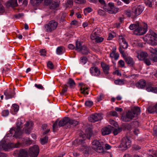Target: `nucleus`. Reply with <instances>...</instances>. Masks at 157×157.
I'll list each match as a JSON object with an SVG mask.
<instances>
[{
    "label": "nucleus",
    "mask_w": 157,
    "mask_h": 157,
    "mask_svg": "<svg viewBox=\"0 0 157 157\" xmlns=\"http://www.w3.org/2000/svg\"><path fill=\"white\" fill-rule=\"evenodd\" d=\"M146 90L148 92H152L155 93L157 92V89L156 87L149 86L147 88Z\"/></svg>",
    "instance_id": "obj_35"
},
{
    "label": "nucleus",
    "mask_w": 157,
    "mask_h": 157,
    "mask_svg": "<svg viewBox=\"0 0 157 157\" xmlns=\"http://www.w3.org/2000/svg\"><path fill=\"white\" fill-rule=\"evenodd\" d=\"M18 142H17V143ZM19 143H20V142H19ZM32 141L31 140H29V139L25 141V144L24 143H21L22 145V146H21V147L25 145H26L27 146L29 145L30 144H32Z\"/></svg>",
    "instance_id": "obj_40"
},
{
    "label": "nucleus",
    "mask_w": 157,
    "mask_h": 157,
    "mask_svg": "<svg viewBox=\"0 0 157 157\" xmlns=\"http://www.w3.org/2000/svg\"><path fill=\"white\" fill-rule=\"evenodd\" d=\"M90 71L92 76H98L101 74L99 69L96 67L93 66L91 67L90 69Z\"/></svg>",
    "instance_id": "obj_17"
},
{
    "label": "nucleus",
    "mask_w": 157,
    "mask_h": 157,
    "mask_svg": "<svg viewBox=\"0 0 157 157\" xmlns=\"http://www.w3.org/2000/svg\"><path fill=\"white\" fill-rule=\"evenodd\" d=\"M144 60V63L147 65L149 66L151 64L150 60L149 59L145 58Z\"/></svg>",
    "instance_id": "obj_49"
},
{
    "label": "nucleus",
    "mask_w": 157,
    "mask_h": 157,
    "mask_svg": "<svg viewBox=\"0 0 157 157\" xmlns=\"http://www.w3.org/2000/svg\"><path fill=\"white\" fill-rule=\"evenodd\" d=\"M48 137L47 136L40 139L41 143L42 145H44L48 142Z\"/></svg>",
    "instance_id": "obj_38"
},
{
    "label": "nucleus",
    "mask_w": 157,
    "mask_h": 157,
    "mask_svg": "<svg viewBox=\"0 0 157 157\" xmlns=\"http://www.w3.org/2000/svg\"><path fill=\"white\" fill-rule=\"evenodd\" d=\"M144 10V7L141 5H136L132 8L134 16L136 17L140 15L143 11Z\"/></svg>",
    "instance_id": "obj_12"
},
{
    "label": "nucleus",
    "mask_w": 157,
    "mask_h": 157,
    "mask_svg": "<svg viewBox=\"0 0 157 157\" xmlns=\"http://www.w3.org/2000/svg\"><path fill=\"white\" fill-rule=\"evenodd\" d=\"M122 131V128H121L118 127L117 128H114L113 131V133L115 136L117 135L119 133Z\"/></svg>",
    "instance_id": "obj_37"
},
{
    "label": "nucleus",
    "mask_w": 157,
    "mask_h": 157,
    "mask_svg": "<svg viewBox=\"0 0 157 157\" xmlns=\"http://www.w3.org/2000/svg\"><path fill=\"white\" fill-rule=\"evenodd\" d=\"M148 55L146 52L141 51L137 53V57L140 60H144L148 56Z\"/></svg>",
    "instance_id": "obj_20"
},
{
    "label": "nucleus",
    "mask_w": 157,
    "mask_h": 157,
    "mask_svg": "<svg viewBox=\"0 0 157 157\" xmlns=\"http://www.w3.org/2000/svg\"><path fill=\"white\" fill-rule=\"evenodd\" d=\"M58 123V120H56V122L53 124L52 125V127L53 129L57 127Z\"/></svg>",
    "instance_id": "obj_62"
},
{
    "label": "nucleus",
    "mask_w": 157,
    "mask_h": 157,
    "mask_svg": "<svg viewBox=\"0 0 157 157\" xmlns=\"http://www.w3.org/2000/svg\"><path fill=\"white\" fill-rule=\"evenodd\" d=\"M102 119L101 114L100 113H96L91 115L88 117V120L91 122H94Z\"/></svg>",
    "instance_id": "obj_15"
},
{
    "label": "nucleus",
    "mask_w": 157,
    "mask_h": 157,
    "mask_svg": "<svg viewBox=\"0 0 157 157\" xmlns=\"http://www.w3.org/2000/svg\"><path fill=\"white\" fill-rule=\"evenodd\" d=\"M92 11V9L90 7H87L85 8L84 10V13L85 14L91 12Z\"/></svg>",
    "instance_id": "obj_44"
},
{
    "label": "nucleus",
    "mask_w": 157,
    "mask_h": 157,
    "mask_svg": "<svg viewBox=\"0 0 157 157\" xmlns=\"http://www.w3.org/2000/svg\"><path fill=\"white\" fill-rule=\"evenodd\" d=\"M86 135H83V138H82L80 137V138L76 140L75 141L78 145H81L82 146L80 148L81 150L85 156H88L90 153L91 148L85 144V141L86 138L88 139H90L93 135V133L90 128H88L86 131Z\"/></svg>",
    "instance_id": "obj_1"
},
{
    "label": "nucleus",
    "mask_w": 157,
    "mask_h": 157,
    "mask_svg": "<svg viewBox=\"0 0 157 157\" xmlns=\"http://www.w3.org/2000/svg\"><path fill=\"white\" fill-rule=\"evenodd\" d=\"M19 109H12L10 112L12 114L15 115L18 112Z\"/></svg>",
    "instance_id": "obj_50"
},
{
    "label": "nucleus",
    "mask_w": 157,
    "mask_h": 157,
    "mask_svg": "<svg viewBox=\"0 0 157 157\" xmlns=\"http://www.w3.org/2000/svg\"><path fill=\"white\" fill-rule=\"evenodd\" d=\"M13 155L15 157H28V151L26 149L16 150L14 151Z\"/></svg>",
    "instance_id": "obj_11"
},
{
    "label": "nucleus",
    "mask_w": 157,
    "mask_h": 157,
    "mask_svg": "<svg viewBox=\"0 0 157 157\" xmlns=\"http://www.w3.org/2000/svg\"><path fill=\"white\" fill-rule=\"evenodd\" d=\"M125 14L128 17H131L132 18H135L132 10L131 11L130 10H127L125 11Z\"/></svg>",
    "instance_id": "obj_31"
},
{
    "label": "nucleus",
    "mask_w": 157,
    "mask_h": 157,
    "mask_svg": "<svg viewBox=\"0 0 157 157\" xmlns=\"http://www.w3.org/2000/svg\"><path fill=\"white\" fill-rule=\"evenodd\" d=\"M109 7L107 9L108 12L110 13H116L119 11L118 8L115 7L114 3L112 2H109L108 3Z\"/></svg>",
    "instance_id": "obj_16"
},
{
    "label": "nucleus",
    "mask_w": 157,
    "mask_h": 157,
    "mask_svg": "<svg viewBox=\"0 0 157 157\" xmlns=\"http://www.w3.org/2000/svg\"><path fill=\"white\" fill-rule=\"evenodd\" d=\"M157 35L152 30H150L148 33L143 37L144 41L152 46L157 44Z\"/></svg>",
    "instance_id": "obj_5"
},
{
    "label": "nucleus",
    "mask_w": 157,
    "mask_h": 157,
    "mask_svg": "<svg viewBox=\"0 0 157 157\" xmlns=\"http://www.w3.org/2000/svg\"><path fill=\"white\" fill-rule=\"evenodd\" d=\"M93 102L91 101H86L85 104L87 107H91L93 105Z\"/></svg>",
    "instance_id": "obj_43"
},
{
    "label": "nucleus",
    "mask_w": 157,
    "mask_h": 157,
    "mask_svg": "<svg viewBox=\"0 0 157 157\" xmlns=\"http://www.w3.org/2000/svg\"><path fill=\"white\" fill-rule=\"evenodd\" d=\"M131 141L130 138L127 137H124L122 140L120 147L122 150H125L131 147Z\"/></svg>",
    "instance_id": "obj_8"
},
{
    "label": "nucleus",
    "mask_w": 157,
    "mask_h": 157,
    "mask_svg": "<svg viewBox=\"0 0 157 157\" xmlns=\"http://www.w3.org/2000/svg\"><path fill=\"white\" fill-rule=\"evenodd\" d=\"M79 85L81 86L80 88L81 93L84 94L85 95L88 94V92L87 91L88 88V87H86L83 85L82 83H79Z\"/></svg>",
    "instance_id": "obj_27"
},
{
    "label": "nucleus",
    "mask_w": 157,
    "mask_h": 157,
    "mask_svg": "<svg viewBox=\"0 0 157 157\" xmlns=\"http://www.w3.org/2000/svg\"><path fill=\"white\" fill-rule=\"evenodd\" d=\"M78 122L76 120H73L68 117H64L60 120L58 123L59 127L65 126L67 128H69L71 126H75L78 124Z\"/></svg>",
    "instance_id": "obj_6"
},
{
    "label": "nucleus",
    "mask_w": 157,
    "mask_h": 157,
    "mask_svg": "<svg viewBox=\"0 0 157 157\" xmlns=\"http://www.w3.org/2000/svg\"><path fill=\"white\" fill-rule=\"evenodd\" d=\"M63 48L64 47L62 46L58 47L56 49V54L59 55L62 54Z\"/></svg>",
    "instance_id": "obj_34"
},
{
    "label": "nucleus",
    "mask_w": 157,
    "mask_h": 157,
    "mask_svg": "<svg viewBox=\"0 0 157 157\" xmlns=\"http://www.w3.org/2000/svg\"><path fill=\"white\" fill-rule=\"evenodd\" d=\"M101 32V29L100 28H97L95 29L90 36L91 39H94V36H99Z\"/></svg>",
    "instance_id": "obj_22"
},
{
    "label": "nucleus",
    "mask_w": 157,
    "mask_h": 157,
    "mask_svg": "<svg viewBox=\"0 0 157 157\" xmlns=\"http://www.w3.org/2000/svg\"><path fill=\"white\" fill-rule=\"evenodd\" d=\"M104 96L103 94H101L99 96L97 97V101L99 102L101 101L103 98Z\"/></svg>",
    "instance_id": "obj_56"
},
{
    "label": "nucleus",
    "mask_w": 157,
    "mask_h": 157,
    "mask_svg": "<svg viewBox=\"0 0 157 157\" xmlns=\"http://www.w3.org/2000/svg\"><path fill=\"white\" fill-rule=\"evenodd\" d=\"M75 2L77 3L84 4L86 2V0H75Z\"/></svg>",
    "instance_id": "obj_48"
},
{
    "label": "nucleus",
    "mask_w": 157,
    "mask_h": 157,
    "mask_svg": "<svg viewBox=\"0 0 157 157\" xmlns=\"http://www.w3.org/2000/svg\"><path fill=\"white\" fill-rule=\"evenodd\" d=\"M81 43L78 41L76 42V50L79 51L81 50L82 47Z\"/></svg>",
    "instance_id": "obj_33"
},
{
    "label": "nucleus",
    "mask_w": 157,
    "mask_h": 157,
    "mask_svg": "<svg viewBox=\"0 0 157 157\" xmlns=\"http://www.w3.org/2000/svg\"><path fill=\"white\" fill-rule=\"evenodd\" d=\"M150 52L152 54L151 60L154 62H157V50L156 48L150 47L149 48Z\"/></svg>",
    "instance_id": "obj_19"
},
{
    "label": "nucleus",
    "mask_w": 157,
    "mask_h": 157,
    "mask_svg": "<svg viewBox=\"0 0 157 157\" xmlns=\"http://www.w3.org/2000/svg\"><path fill=\"white\" fill-rule=\"evenodd\" d=\"M124 58L126 62L130 66H132L134 64V61L132 58L130 56H124Z\"/></svg>",
    "instance_id": "obj_28"
},
{
    "label": "nucleus",
    "mask_w": 157,
    "mask_h": 157,
    "mask_svg": "<svg viewBox=\"0 0 157 157\" xmlns=\"http://www.w3.org/2000/svg\"><path fill=\"white\" fill-rule=\"evenodd\" d=\"M67 84L69 85L71 88L73 87L75 85V83L74 80L71 78L68 79Z\"/></svg>",
    "instance_id": "obj_36"
},
{
    "label": "nucleus",
    "mask_w": 157,
    "mask_h": 157,
    "mask_svg": "<svg viewBox=\"0 0 157 157\" xmlns=\"http://www.w3.org/2000/svg\"><path fill=\"white\" fill-rule=\"evenodd\" d=\"M140 109H131L126 110L125 114H123L121 119L123 121L129 122L134 118H136L141 112Z\"/></svg>",
    "instance_id": "obj_3"
},
{
    "label": "nucleus",
    "mask_w": 157,
    "mask_h": 157,
    "mask_svg": "<svg viewBox=\"0 0 157 157\" xmlns=\"http://www.w3.org/2000/svg\"><path fill=\"white\" fill-rule=\"evenodd\" d=\"M25 121V119L23 117L17 119L16 123V128L13 127L9 131L11 136L14 133L13 136L16 138H20L21 137L23 133V132L21 130L22 127V125Z\"/></svg>",
    "instance_id": "obj_2"
},
{
    "label": "nucleus",
    "mask_w": 157,
    "mask_h": 157,
    "mask_svg": "<svg viewBox=\"0 0 157 157\" xmlns=\"http://www.w3.org/2000/svg\"><path fill=\"white\" fill-rule=\"evenodd\" d=\"M92 147L94 150L97 152L101 153L103 152L104 148L102 144L98 140H94L92 142Z\"/></svg>",
    "instance_id": "obj_9"
},
{
    "label": "nucleus",
    "mask_w": 157,
    "mask_h": 157,
    "mask_svg": "<svg viewBox=\"0 0 157 157\" xmlns=\"http://www.w3.org/2000/svg\"><path fill=\"white\" fill-rule=\"evenodd\" d=\"M67 91V87L66 86H64L62 89V92L60 93V94L62 95H64Z\"/></svg>",
    "instance_id": "obj_55"
},
{
    "label": "nucleus",
    "mask_w": 157,
    "mask_h": 157,
    "mask_svg": "<svg viewBox=\"0 0 157 157\" xmlns=\"http://www.w3.org/2000/svg\"><path fill=\"white\" fill-rule=\"evenodd\" d=\"M98 14L100 16H103L105 14V12L101 9H99L98 11Z\"/></svg>",
    "instance_id": "obj_51"
},
{
    "label": "nucleus",
    "mask_w": 157,
    "mask_h": 157,
    "mask_svg": "<svg viewBox=\"0 0 157 157\" xmlns=\"http://www.w3.org/2000/svg\"><path fill=\"white\" fill-rule=\"evenodd\" d=\"M68 48L71 49H73L75 48L74 46L72 44H70L68 45Z\"/></svg>",
    "instance_id": "obj_64"
},
{
    "label": "nucleus",
    "mask_w": 157,
    "mask_h": 157,
    "mask_svg": "<svg viewBox=\"0 0 157 157\" xmlns=\"http://www.w3.org/2000/svg\"><path fill=\"white\" fill-rule=\"evenodd\" d=\"M119 41L121 47L122 46L124 49H126L128 48V44L126 41L125 39L122 36H119Z\"/></svg>",
    "instance_id": "obj_21"
},
{
    "label": "nucleus",
    "mask_w": 157,
    "mask_h": 157,
    "mask_svg": "<svg viewBox=\"0 0 157 157\" xmlns=\"http://www.w3.org/2000/svg\"><path fill=\"white\" fill-rule=\"evenodd\" d=\"M155 109H147V113H153L155 111Z\"/></svg>",
    "instance_id": "obj_53"
},
{
    "label": "nucleus",
    "mask_w": 157,
    "mask_h": 157,
    "mask_svg": "<svg viewBox=\"0 0 157 157\" xmlns=\"http://www.w3.org/2000/svg\"><path fill=\"white\" fill-rule=\"evenodd\" d=\"M147 25L146 24H144V27L143 28L141 25L138 24L136 29L134 31V33L137 35H142L144 34L147 31Z\"/></svg>",
    "instance_id": "obj_10"
},
{
    "label": "nucleus",
    "mask_w": 157,
    "mask_h": 157,
    "mask_svg": "<svg viewBox=\"0 0 157 157\" xmlns=\"http://www.w3.org/2000/svg\"><path fill=\"white\" fill-rule=\"evenodd\" d=\"M113 37V36L112 34L109 33V36L107 40H112Z\"/></svg>",
    "instance_id": "obj_63"
},
{
    "label": "nucleus",
    "mask_w": 157,
    "mask_h": 157,
    "mask_svg": "<svg viewBox=\"0 0 157 157\" xmlns=\"http://www.w3.org/2000/svg\"><path fill=\"white\" fill-rule=\"evenodd\" d=\"M40 55L45 56H46V52L45 50L41 49L40 50Z\"/></svg>",
    "instance_id": "obj_57"
},
{
    "label": "nucleus",
    "mask_w": 157,
    "mask_h": 157,
    "mask_svg": "<svg viewBox=\"0 0 157 157\" xmlns=\"http://www.w3.org/2000/svg\"><path fill=\"white\" fill-rule=\"evenodd\" d=\"M87 58L85 57H81L80 58V63L82 65L85 64L87 61Z\"/></svg>",
    "instance_id": "obj_41"
},
{
    "label": "nucleus",
    "mask_w": 157,
    "mask_h": 157,
    "mask_svg": "<svg viewBox=\"0 0 157 157\" xmlns=\"http://www.w3.org/2000/svg\"><path fill=\"white\" fill-rule=\"evenodd\" d=\"M138 25V24H132L130 25L129 27V29L131 30H133L134 29H136L137 26Z\"/></svg>",
    "instance_id": "obj_46"
},
{
    "label": "nucleus",
    "mask_w": 157,
    "mask_h": 157,
    "mask_svg": "<svg viewBox=\"0 0 157 157\" xmlns=\"http://www.w3.org/2000/svg\"><path fill=\"white\" fill-rule=\"evenodd\" d=\"M110 115L113 116H117V114L116 111H111L110 113Z\"/></svg>",
    "instance_id": "obj_58"
},
{
    "label": "nucleus",
    "mask_w": 157,
    "mask_h": 157,
    "mask_svg": "<svg viewBox=\"0 0 157 157\" xmlns=\"http://www.w3.org/2000/svg\"><path fill=\"white\" fill-rule=\"evenodd\" d=\"M138 77V74H133L132 75H129L127 77V78H132L133 79H134L137 78Z\"/></svg>",
    "instance_id": "obj_47"
},
{
    "label": "nucleus",
    "mask_w": 157,
    "mask_h": 157,
    "mask_svg": "<svg viewBox=\"0 0 157 157\" xmlns=\"http://www.w3.org/2000/svg\"><path fill=\"white\" fill-rule=\"evenodd\" d=\"M116 48H113V49L112 52L110 53V56L112 58H114L115 60L118 59L119 56V55L118 53H116Z\"/></svg>",
    "instance_id": "obj_23"
},
{
    "label": "nucleus",
    "mask_w": 157,
    "mask_h": 157,
    "mask_svg": "<svg viewBox=\"0 0 157 157\" xmlns=\"http://www.w3.org/2000/svg\"><path fill=\"white\" fill-rule=\"evenodd\" d=\"M79 52L83 54H87L89 52V49L85 45L83 46Z\"/></svg>",
    "instance_id": "obj_29"
},
{
    "label": "nucleus",
    "mask_w": 157,
    "mask_h": 157,
    "mask_svg": "<svg viewBox=\"0 0 157 157\" xmlns=\"http://www.w3.org/2000/svg\"><path fill=\"white\" fill-rule=\"evenodd\" d=\"M94 39H92V40H95L96 42L97 43H99L102 42L104 38L103 37H99V36H94Z\"/></svg>",
    "instance_id": "obj_39"
},
{
    "label": "nucleus",
    "mask_w": 157,
    "mask_h": 157,
    "mask_svg": "<svg viewBox=\"0 0 157 157\" xmlns=\"http://www.w3.org/2000/svg\"><path fill=\"white\" fill-rule=\"evenodd\" d=\"M22 145L21 143L19 142L16 143H11L7 144L5 141H1L0 142V151L3 150L7 151L10 149L20 147ZM7 155L6 154L0 152V157H6Z\"/></svg>",
    "instance_id": "obj_4"
},
{
    "label": "nucleus",
    "mask_w": 157,
    "mask_h": 157,
    "mask_svg": "<svg viewBox=\"0 0 157 157\" xmlns=\"http://www.w3.org/2000/svg\"><path fill=\"white\" fill-rule=\"evenodd\" d=\"M4 94L6 96V98L8 99L14 97L15 93L13 90H7L4 92Z\"/></svg>",
    "instance_id": "obj_18"
},
{
    "label": "nucleus",
    "mask_w": 157,
    "mask_h": 157,
    "mask_svg": "<svg viewBox=\"0 0 157 157\" xmlns=\"http://www.w3.org/2000/svg\"><path fill=\"white\" fill-rule=\"evenodd\" d=\"M146 85L145 81L143 79H140L136 84V86L138 88L142 89L145 87Z\"/></svg>",
    "instance_id": "obj_24"
},
{
    "label": "nucleus",
    "mask_w": 157,
    "mask_h": 157,
    "mask_svg": "<svg viewBox=\"0 0 157 157\" xmlns=\"http://www.w3.org/2000/svg\"><path fill=\"white\" fill-rule=\"evenodd\" d=\"M105 148L106 150H109L111 148V146L109 144H106L105 145Z\"/></svg>",
    "instance_id": "obj_61"
},
{
    "label": "nucleus",
    "mask_w": 157,
    "mask_h": 157,
    "mask_svg": "<svg viewBox=\"0 0 157 157\" xmlns=\"http://www.w3.org/2000/svg\"><path fill=\"white\" fill-rule=\"evenodd\" d=\"M33 125L34 123L31 121H26L24 125L25 127L24 128V132L26 134H29L31 133Z\"/></svg>",
    "instance_id": "obj_14"
},
{
    "label": "nucleus",
    "mask_w": 157,
    "mask_h": 157,
    "mask_svg": "<svg viewBox=\"0 0 157 157\" xmlns=\"http://www.w3.org/2000/svg\"><path fill=\"white\" fill-rule=\"evenodd\" d=\"M47 66L51 69H52L54 68V65L53 63L50 61H48L47 63Z\"/></svg>",
    "instance_id": "obj_45"
},
{
    "label": "nucleus",
    "mask_w": 157,
    "mask_h": 157,
    "mask_svg": "<svg viewBox=\"0 0 157 157\" xmlns=\"http://www.w3.org/2000/svg\"><path fill=\"white\" fill-rule=\"evenodd\" d=\"M35 86L37 88L40 89H44L43 87L41 84H35Z\"/></svg>",
    "instance_id": "obj_59"
},
{
    "label": "nucleus",
    "mask_w": 157,
    "mask_h": 157,
    "mask_svg": "<svg viewBox=\"0 0 157 157\" xmlns=\"http://www.w3.org/2000/svg\"><path fill=\"white\" fill-rule=\"evenodd\" d=\"M111 130L108 127H105L101 129L102 134L103 136H105L111 133Z\"/></svg>",
    "instance_id": "obj_26"
},
{
    "label": "nucleus",
    "mask_w": 157,
    "mask_h": 157,
    "mask_svg": "<svg viewBox=\"0 0 157 157\" xmlns=\"http://www.w3.org/2000/svg\"><path fill=\"white\" fill-rule=\"evenodd\" d=\"M9 112L8 110H4L2 112V115L4 117H6L8 115Z\"/></svg>",
    "instance_id": "obj_42"
},
{
    "label": "nucleus",
    "mask_w": 157,
    "mask_h": 157,
    "mask_svg": "<svg viewBox=\"0 0 157 157\" xmlns=\"http://www.w3.org/2000/svg\"><path fill=\"white\" fill-rule=\"evenodd\" d=\"M114 83L116 85H122L125 84V80L124 79H119L115 80Z\"/></svg>",
    "instance_id": "obj_32"
},
{
    "label": "nucleus",
    "mask_w": 157,
    "mask_h": 157,
    "mask_svg": "<svg viewBox=\"0 0 157 157\" xmlns=\"http://www.w3.org/2000/svg\"><path fill=\"white\" fill-rule=\"evenodd\" d=\"M118 64L121 67H123L124 65V62L122 60H120L118 61Z\"/></svg>",
    "instance_id": "obj_52"
},
{
    "label": "nucleus",
    "mask_w": 157,
    "mask_h": 157,
    "mask_svg": "<svg viewBox=\"0 0 157 157\" xmlns=\"http://www.w3.org/2000/svg\"><path fill=\"white\" fill-rule=\"evenodd\" d=\"M39 151L38 146L34 145L29 149V155L31 157H36L38 155Z\"/></svg>",
    "instance_id": "obj_13"
},
{
    "label": "nucleus",
    "mask_w": 157,
    "mask_h": 157,
    "mask_svg": "<svg viewBox=\"0 0 157 157\" xmlns=\"http://www.w3.org/2000/svg\"><path fill=\"white\" fill-rule=\"evenodd\" d=\"M59 6V4L58 2H55L52 5V7L54 9L58 7Z\"/></svg>",
    "instance_id": "obj_54"
},
{
    "label": "nucleus",
    "mask_w": 157,
    "mask_h": 157,
    "mask_svg": "<svg viewBox=\"0 0 157 157\" xmlns=\"http://www.w3.org/2000/svg\"><path fill=\"white\" fill-rule=\"evenodd\" d=\"M101 66L105 74L106 75L109 74V65L102 62L101 63Z\"/></svg>",
    "instance_id": "obj_25"
},
{
    "label": "nucleus",
    "mask_w": 157,
    "mask_h": 157,
    "mask_svg": "<svg viewBox=\"0 0 157 157\" xmlns=\"http://www.w3.org/2000/svg\"><path fill=\"white\" fill-rule=\"evenodd\" d=\"M8 5L9 6L14 7L17 6V0H11L8 2Z\"/></svg>",
    "instance_id": "obj_30"
},
{
    "label": "nucleus",
    "mask_w": 157,
    "mask_h": 157,
    "mask_svg": "<svg viewBox=\"0 0 157 157\" xmlns=\"http://www.w3.org/2000/svg\"><path fill=\"white\" fill-rule=\"evenodd\" d=\"M58 25V22L55 20H52L44 25L46 31L48 32H51L55 30Z\"/></svg>",
    "instance_id": "obj_7"
},
{
    "label": "nucleus",
    "mask_w": 157,
    "mask_h": 157,
    "mask_svg": "<svg viewBox=\"0 0 157 157\" xmlns=\"http://www.w3.org/2000/svg\"><path fill=\"white\" fill-rule=\"evenodd\" d=\"M153 134L155 136H157V126L155 127Z\"/></svg>",
    "instance_id": "obj_60"
}]
</instances>
